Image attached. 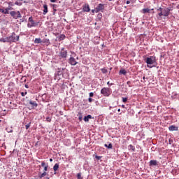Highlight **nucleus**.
Masks as SVG:
<instances>
[{
	"mask_svg": "<svg viewBox=\"0 0 179 179\" xmlns=\"http://www.w3.org/2000/svg\"><path fill=\"white\" fill-rule=\"evenodd\" d=\"M10 16L13 17V19H19L22 17V14H20V11H10Z\"/></svg>",
	"mask_w": 179,
	"mask_h": 179,
	"instance_id": "5",
	"label": "nucleus"
},
{
	"mask_svg": "<svg viewBox=\"0 0 179 179\" xmlns=\"http://www.w3.org/2000/svg\"><path fill=\"white\" fill-rule=\"evenodd\" d=\"M89 120H92V115H87L84 117V121L85 122H89Z\"/></svg>",
	"mask_w": 179,
	"mask_h": 179,
	"instance_id": "16",
	"label": "nucleus"
},
{
	"mask_svg": "<svg viewBox=\"0 0 179 179\" xmlns=\"http://www.w3.org/2000/svg\"><path fill=\"white\" fill-rule=\"evenodd\" d=\"M96 159H100V157H97V156H96Z\"/></svg>",
	"mask_w": 179,
	"mask_h": 179,
	"instance_id": "53",
	"label": "nucleus"
},
{
	"mask_svg": "<svg viewBox=\"0 0 179 179\" xmlns=\"http://www.w3.org/2000/svg\"><path fill=\"white\" fill-rule=\"evenodd\" d=\"M111 93H113V91H111V88L103 87L101 90V94H103L104 97H110V96H111Z\"/></svg>",
	"mask_w": 179,
	"mask_h": 179,
	"instance_id": "2",
	"label": "nucleus"
},
{
	"mask_svg": "<svg viewBox=\"0 0 179 179\" xmlns=\"http://www.w3.org/2000/svg\"><path fill=\"white\" fill-rule=\"evenodd\" d=\"M26 94H27V92H21V96H22V97H24V96H26Z\"/></svg>",
	"mask_w": 179,
	"mask_h": 179,
	"instance_id": "36",
	"label": "nucleus"
},
{
	"mask_svg": "<svg viewBox=\"0 0 179 179\" xmlns=\"http://www.w3.org/2000/svg\"><path fill=\"white\" fill-rule=\"evenodd\" d=\"M42 43H43L45 45H50V44H51V43L50 42V39L48 38H43Z\"/></svg>",
	"mask_w": 179,
	"mask_h": 179,
	"instance_id": "12",
	"label": "nucleus"
},
{
	"mask_svg": "<svg viewBox=\"0 0 179 179\" xmlns=\"http://www.w3.org/2000/svg\"><path fill=\"white\" fill-rule=\"evenodd\" d=\"M52 6H53V8H55V6H57V5L53 4Z\"/></svg>",
	"mask_w": 179,
	"mask_h": 179,
	"instance_id": "49",
	"label": "nucleus"
},
{
	"mask_svg": "<svg viewBox=\"0 0 179 179\" xmlns=\"http://www.w3.org/2000/svg\"><path fill=\"white\" fill-rule=\"evenodd\" d=\"M0 12H1V13H4V15H9V12H8V9H2L0 8Z\"/></svg>",
	"mask_w": 179,
	"mask_h": 179,
	"instance_id": "20",
	"label": "nucleus"
},
{
	"mask_svg": "<svg viewBox=\"0 0 179 179\" xmlns=\"http://www.w3.org/2000/svg\"><path fill=\"white\" fill-rule=\"evenodd\" d=\"M16 41H19V36H17L16 34L13 33L8 36V43H16Z\"/></svg>",
	"mask_w": 179,
	"mask_h": 179,
	"instance_id": "4",
	"label": "nucleus"
},
{
	"mask_svg": "<svg viewBox=\"0 0 179 179\" xmlns=\"http://www.w3.org/2000/svg\"><path fill=\"white\" fill-rule=\"evenodd\" d=\"M120 75H127V70L120 69L119 71Z\"/></svg>",
	"mask_w": 179,
	"mask_h": 179,
	"instance_id": "21",
	"label": "nucleus"
},
{
	"mask_svg": "<svg viewBox=\"0 0 179 179\" xmlns=\"http://www.w3.org/2000/svg\"><path fill=\"white\" fill-rule=\"evenodd\" d=\"M54 11H55V12H57V10H56V9H54Z\"/></svg>",
	"mask_w": 179,
	"mask_h": 179,
	"instance_id": "54",
	"label": "nucleus"
},
{
	"mask_svg": "<svg viewBox=\"0 0 179 179\" xmlns=\"http://www.w3.org/2000/svg\"><path fill=\"white\" fill-rule=\"evenodd\" d=\"M5 9H7V12H9V10H12V9H13V8H12V6H8V8H6Z\"/></svg>",
	"mask_w": 179,
	"mask_h": 179,
	"instance_id": "31",
	"label": "nucleus"
},
{
	"mask_svg": "<svg viewBox=\"0 0 179 179\" xmlns=\"http://www.w3.org/2000/svg\"><path fill=\"white\" fill-rule=\"evenodd\" d=\"M158 12H163V8L162 7H159V8H157Z\"/></svg>",
	"mask_w": 179,
	"mask_h": 179,
	"instance_id": "38",
	"label": "nucleus"
},
{
	"mask_svg": "<svg viewBox=\"0 0 179 179\" xmlns=\"http://www.w3.org/2000/svg\"><path fill=\"white\" fill-rule=\"evenodd\" d=\"M128 101V98H122V101L123 103H127V101Z\"/></svg>",
	"mask_w": 179,
	"mask_h": 179,
	"instance_id": "34",
	"label": "nucleus"
},
{
	"mask_svg": "<svg viewBox=\"0 0 179 179\" xmlns=\"http://www.w3.org/2000/svg\"><path fill=\"white\" fill-rule=\"evenodd\" d=\"M50 162H52V158L50 159Z\"/></svg>",
	"mask_w": 179,
	"mask_h": 179,
	"instance_id": "52",
	"label": "nucleus"
},
{
	"mask_svg": "<svg viewBox=\"0 0 179 179\" xmlns=\"http://www.w3.org/2000/svg\"><path fill=\"white\" fill-rule=\"evenodd\" d=\"M126 3H127V5H129V3H131V1H127Z\"/></svg>",
	"mask_w": 179,
	"mask_h": 179,
	"instance_id": "44",
	"label": "nucleus"
},
{
	"mask_svg": "<svg viewBox=\"0 0 179 179\" xmlns=\"http://www.w3.org/2000/svg\"><path fill=\"white\" fill-rule=\"evenodd\" d=\"M143 80H145V79H146V77L143 76Z\"/></svg>",
	"mask_w": 179,
	"mask_h": 179,
	"instance_id": "50",
	"label": "nucleus"
},
{
	"mask_svg": "<svg viewBox=\"0 0 179 179\" xmlns=\"http://www.w3.org/2000/svg\"><path fill=\"white\" fill-rule=\"evenodd\" d=\"M25 87H26V89H29V85H25Z\"/></svg>",
	"mask_w": 179,
	"mask_h": 179,
	"instance_id": "48",
	"label": "nucleus"
},
{
	"mask_svg": "<svg viewBox=\"0 0 179 179\" xmlns=\"http://www.w3.org/2000/svg\"><path fill=\"white\" fill-rule=\"evenodd\" d=\"M104 10V4L99 3L97 7H96V13L99 12H103Z\"/></svg>",
	"mask_w": 179,
	"mask_h": 179,
	"instance_id": "6",
	"label": "nucleus"
},
{
	"mask_svg": "<svg viewBox=\"0 0 179 179\" xmlns=\"http://www.w3.org/2000/svg\"><path fill=\"white\" fill-rule=\"evenodd\" d=\"M15 5H17V6H21L22 3H20L19 1H15Z\"/></svg>",
	"mask_w": 179,
	"mask_h": 179,
	"instance_id": "32",
	"label": "nucleus"
},
{
	"mask_svg": "<svg viewBox=\"0 0 179 179\" xmlns=\"http://www.w3.org/2000/svg\"><path fill=\"white\" fill-rule=\"evenodd\" d=\"M47 176V172L44 171L41 176H39V178L41 179L43 177H45Z\"/></svg>",
	"mask_w": 179,
	"mask_h": 179,
	"instance_id": "27",
	"label": "nucleus"
},
{
	"mask_svg": "<svg viewBox=\"0 0 179 179\" xmlns=\"http://www.w3.org/2000/svg\"><path fill=\"white\" fill-rule=\"evenodd\" d=\"M27 27L29 29H31V27H36V26H38V23H40L39 22H35V20H33V17H29Z\"/></svg>",
	"mask_w": 179,
	"mask_h": 179,
	"instance_id": "3",
	"label": "nucleus"
},
{
	"mask_svg": "<svg viewBox=\"0 0 179 179\" xmlns=\"http://www.w3.org/2000/svg\"><path fill=\"white\" fill-rule=\"evenodd\" d=\"M151 10H153V8H152V9H151Z\"/></svg>",
	"mask_w": 179,
	"mask_h": 179,
	"instance_id": "56",
	"label": "nucleus"
},
{
	"mask_svg": "<svg viewBox=\"0 0 179 179\" xmlns=\"http://www.w3.org/2000/svg\"><path fill=\"white\" fill-rule=\"evenodd\" d=\"M64 50H65V48H62V50L59 53L61 58H66V57H68V52Z\"/></svg>",
	"mask_w": 179,
	"mask_h": 179,
	"instance_id": "7",
	"label": "nucleus"
},
{
	"mask_svg": "<svg viewBox=\"0 0 179 179\" xmlns=\"http://www.w3.org/2000/svg\"><path fill=\"white\" fill-rule=\"evenodd\" d=\"M162 16H164L163 11H160V12L158 13V15H157V16L158 20H162Z\"/></svg>",
	"mask_w": 179,
	"mask_h": 179,
	"instance_id": "18",
	"label": "nucleus"
},
{
	"mask_svg": "<svg viewBox=\"0 0 179 179\" xmlns=\"http://www.w3.org/2000/svg\"><path fill=\"white\" fill-rule=\"evenodd\" d=\"M109 1H113V0H109Z\"/></svg>",
	"mask_w": 179,
	"mask_h": 179,
	"instance_id": "57",
	"label": "nucleus"
},
{
	"mask_svg": "<svg viewBox=\"0 0 179 179\" xmlns=\"http://www.w3.org/2000/svg\"><path fill=\"white\" fill-rule=\"evenodd\" d=\"M107 85H110V86H111V85H113V83L110 84V81H108V82L107 83Z\"/></svg>",
	"mask_w": 179,
	"mask_h": 179,
	"instance_id": "47",
	"label": "nucleus"
},
{
	"mask_svg": "<svg viewBox=\"0 0 179 179\" xmlns=\"http://www.w3.org/2000/svg\"><path fill=\"white\" fill-rule=\"evenodd\" d=\"M58 169H59V164H55V166H53L54 171H57Z\"/></svg>",
	"mask_w": 179,
	"mask_h": 179,
	"instance_id": "24",
	"label": "nucleus"
},
{
	"mask_svg": "<svg viewBox=\"0 0 179 179\" xmlns=\"http://www.w3.org/2000/svg\"><path fill=\"white\" fill-rule=\"evenodd\" d=\"M162 13L164 14V16L165 17H167V16H169V15H170V10H169V8H166L164 10H162Z\"/></svg>",
	"mask_w": 179,
	"mask_h": 179,
	"instance_id": "9",
	"label": "nucleus"
},
{
	"mask_svg": "<svg viewBox=\"0 0 179 179\" xmlns=\"http://www.w3.org/2000/svg\"><path fill=\"white\" fill-rule=\"evenodd\" d=\"M101 71L102 73H107V72H108L106 69H101Z\"/></svg>",
	"mask_w": 179,
	"mask_h": 179,
	"instance_id": "28",
	"label": "nucleus"
},
{
	"mask_svg": "<svg viewBox=\"0 0 179 179\" xmlns=\"http://www.w3.org/2000/svg\"><path fill=\"white\" fill-rule=\"evenodd\" d=\"M93 96H94V93L90 92V97H93Z\"/></svg>",
	"mask_w": 179,
	"mask_h": 179,
	"instance_id": "40",
	"label": "nucleus"
},
{
	"mask_svg": "<svg viewBox=\"0 0 179 179\" xmlns=\"http://www.w3.org/2000/svg\"><path fill=\"white\" fill-rule=\"evenodd\" d=\"M47 170H48V165H46L45 166H44V171H47Z\"/></svg>",
	"mask_w": 179,
	"mask_h": 179,
	"instance_id": "39",
	"label": "nucleus"
},
{
	"mask_svg": "<svg viewBox=\"0 0 179 179\" xmlns=\"http://www.w3.org/2000/svg\"><path fill=\"white\" fill-rule=\"evenodd\" d=\"M43 43V41H41V38H36L34 40V43L35 44H41Z\"/></svg>",
	"mask_w": 179,
	"mask_h": 179,
	"instance_id": "15",
	"label": "nucleus"
},
{
	"mask_svg": "<svg viewBox=\"0 0 179 179\" xmlns=\"http://www.w3.org/2000/svg\"><path fill=\"white\" fill-rule=\"evenodd\" d=\"M30 124H31V122L28 123L27 125H25V128L26 129H28L30 128Z\"/></svg>",
	"mask_w": 179,
	"mask_h": 179,
	"instance_id": "33",
	"label": "nucleus"
},
{
	"mask_svg": "<svg viewBox=\"0 0 179 179\" xmlns=\"http://www.w3.org/2000/svg\"><path fill=\"white\" fill-rule=\"evenodd\" d=\"M77 178L78 179H83L81 173H79L77 174Z\"/></svg>",
	"mask_w": 179,
	"mask_h": 179,
	"instance_id": "29",
	"label": "nucleus"
},
{
	"mask_svg": "<svg viewBox=\"0 0 179 179\" xmlns=\"http://www.w3.org/2000/svg\"><path fill=\"white\" fill-rule=\"evenodd\" d=\"M46 121L48 122H51V117H46Z\"/></svg>",
	"mask_w": 179,
	"mask_h": 179,
	"instance_id": "37",
	"label": "nucleus"
},
{
	"mask_svg": "<svg viewBox=\"0 0 179 179\" xmlns=\"http://www.w3.org/2000/svg\"><path fill=\"white\" fill-rule=\"evenodd\" d=\"M88 101H89V103H92V101H93V99L89 98Z\"/></svg>",
	"mask_w": 179,
	"mask_h": 179,
	"instance_id": "41",
	"label": "nucleus"
},
{
	"mask_svg": "<svg viewBox=\"0 0 179 179\" xmlns=\"http://www.w3.org/2000/svg\"><path fill=\"white\" fill-rule=\"evenodd\" d=\"M150 166H157V161H156V160H151L150 162Z\"/></svg>",
	"mask_w": 179,
	"mask_h": 179,
	"instance_id": "19",
	"label": "nucleus"
},
{
	"mask_svg": "<svg viewBox=\"0 0 179 179\" xmlns=\"http://www.w3.org/2000/svg\"><path fill=\"white\" fill-rule=\"evenodd\" d=\"M92 13H94V12H96V8H95V9L92 10Z\"/></svg>",
	"mask_w": 179,
	"mask_h": 179,
	"instance_id": "46",
	"label": "nucleus"
},
{
	"mask_svg": "<svg viewBox=\"0 0 179 179\" xmlns=\"http://www.w3.org/2000/svg\"><path fill=\"white\" fill-rule=\"evenodd\" d=\"M79 114H80V115L78 117V120H79V121H82L83 117H82V114L81 113H79Z\"/></svg>",
	"mask_w": 179,
	"mask_h": 179,
	"instance_id": "35",
	"label": "nucleus"
},
{
	"mask_svg": "<svg viewBox=\"0 0 179 179\" xmlns=\"http://www.w3.org/2000/svg\"><path fill=\"white\" fill-rule=\"evenodd\" d=\"M169 131H178V127L171 125L169 127Z\"/></svg>",
	"mask_w": 179,
	"mask_h": 179,
	"instance_id": "13",
	"label": "nucleus"
},
{
	"mask_svg": "<svg viewBox=\"0 0 179 179\" xmlns=\"http://www.w3.org/2000/svg\"><path fill=\"white\" fill-rule=\"evenodd\" d=\"M117 111H118V113H120V112L121 111V109L119 108V109L117 110Z\"/></svg>",
	"mask_w": 179,
	"mask_h": 179,
	"instance_id": "51",
	"label": "nucleus"
},
{
	"mask_svg": "<svg viewBox=\"0 0 179 179\" xmlns=\"http://www.w3.org/2000/svg\"><path fill=\"white\" fill-rule=\"evenodd\" d=\"M0 41L1 43H9V38L8 36L6 38H0Z\"/></svg>",
	"mask_w": 179,
	"mask_h": 179,
	"instance_id": "14",
	"label": "nucleus"
},
{
	"mask_svg": "<svg viewBox=\"0 0 179 179\" xmlns=\"http://www.w3.org/2000/svg\"><path fill=\"white\" fill-rule=\"evenodd\" d=\"M127 85H128L129 87H132V85H131V81H127Z\"/></svg>",
	"mask_w": 179,
	"mask_h": 179,
	"instance_id": "30",
	"label": "nucleus"
},
{
	"mask_svg": "<svg viewBox=\"0 0 179 179\" xmlns=\"http://www.w3.org/2000/svg\"><path fill=\"white\" fill-rule=\"evenodd\" d=\"M65 35L64 34H61L59 36V41H62V40H65Z\"/></svg>",
	"mask_w": 179,
	"mask_h": 179,
	"instance_id": "23",
	"label": "nucleus"
},
{
	"mask_svg": "<svg viewBox=\"0 0 179 179\" xmlns=\"http://www.w3.org/2000/svg\"><path fill=\"white\" fill-rule=\"evenodd\" d=\"M41 166H42V167H45L46 165H45V163L44 162H43L42 163H41Z\"/></svg>",
	"mask_w": 179,
	"mask_h": 179,
	"instance_id": "42",
	"label": "nucleus"
},
{
	"mask_svg": "<svg viewBox=\"0 0 179 179\" xmlns=\"http://www.w3.org/2000/svg\"><path fill=\"white\" fill-rule=\"evenodd\" d=\"M47 179H50V178H47Z\"/></svg>",
	"mask_w": 179,
	"mask_h": 179,
	"instance_id": "55",
	"label": "nucleus"
},
{
	"mask_svg": "<svg viewBox=\"0 0 179 179\" xmlns=\"http://www.w3.org/2000/svg\"><path fill=\"white\" fill-rule=\"evenodd\" d=\"M142 10L143 13H150V9L149 8H143Z\"/></svg>",
	"mask_w": 179,
	"mask_h": 179,
	"instance_id": "25",
	"label": "nucleus"
},
{
	"mask_svg": "<svg viewBox=\"0 0 179 179\" xmlns=\"http://www.w3.org/2000/svg\"><path fill=\"white\" fill-rule=\"evenodd\" d=\"M29 104L31 105V108L33 109L34 108V107H37V106H38V104H37V102L34 101H29Z\"/></svg>",
	"mask_w": 179,
	"mask_h": 179,
	"instance_id": "10",
	"label": "nucleus"
},
{
	"mask_svg": "<svg viewBox=\"0 0 179 179\" xmlns=\"http://www.w3.org/2000/svg\"><path fill=\"white\" fill-rule=\"evenodd\" d=\"M144 61L148 64V68H152V66H149V65H153V64L156 62V57L155 56H150V57H146L144 59Z\"/></svg>",
	"mask_w": 179,
	"mask_h": 179,
	"instance_id": "1",
	"label": "nucleus"
},
{
	"mask_svg": "<svg viewBox=\"0 0 179 179\" xmlns=\"http://www.w3.org/2000/svg\"><path fill=\"white\" fill-rule=\"evenodd\" d=\"M48 13V6L47 4L43 5V15H47Z\"/></svg>",
	"mask_w": 179,
	"mask_h": 179,
	"instance_id": "11",
	"label": "nucleus"
},
{
	"mask_svg": "<svg viewBox=\"0 0 179 179\" xmlns=\"http://www.w3.org/2000/svg\"><path fill=\"white\" fill-rule=\"evenodd\" d=\"M83 10L84 12H90V7H89V5L84 6Z\"/></svg>",
	"mask_w": 179,
	"mask_h": 179,
	"instance_id": "17",
	"label": "nucleus"
},
{
	"mask_svg": "<svg viewBox=\"0 0 179 179\" xmlns=\"http://www.w3.org/2000/svg\"><path fill=\"white\" fill-rule=\"evenodd\" d=\"M8 4L10 5V6H13V4H12V2H11V1L8 2Z\"/></svg>",
	"mask_w": 179,
	"mask_h": 179,
	"instance_id": "43",
	"label": "nucleus"
},
{
	"mask_svg": "<svg viewBox=\"0 0 179 179\" xmlns=\"http://www.w3.org/2000/svg\"><path fill=\"white\" fill-rule=\"evenodd\" d=\"M105 148H108V149H113V144L110 143L108 145L105 144L104 145Z\"/></svg>",
	"mask_w": 179,
	"mask_h": 179,
	"instance_id": "26",
	"label": "nucleus"
},
{
	"mask_svg": "<svg viewBox=\"0 0 179 179\" xmlns=\"http://www.w3.org/2000/svg\"><path fill=\"white\" fill-rule=\"evenodd\" d=\"M69 64H70V65H72L73 66H75V65L78 64V62H76V59L75 58L71 57L69 59Z\"/></svg>",
	"mask_w": 179,
	"mask_h": 179,
	"instance_id": "8",
	"label": "nucleus"
},
{
	"mask_svg": "<svg viewBox=\"0 0 179 179\" xmlns=\"http://www.w3.org/2000/svg\"><path fill=\"white\" fill-rule=\"evenodd\" d=\"M50 2L52 3L57 2V0H50Z\"/></svg>",
	"mask_w": 179,
	"mask_h": 179,
	"instance_id": "45",
	"label": "nucleus"
},
{
	"mask_svg": "<svg viewBox=\"0 0 179 179\" xmlns=\"http://www.w3.org/2000/svg\"><path fill=\"white\" fill-rule=\"evenodd\" d=\"M128 149L129 150H132V152H135V146L132 145L131 144L129 145Z\"/></svg>",
	"mask_w": 179,
	"mask_h": 179,
	"instance_id": "22",
	"label": "nucleus"
}]
</instances>
